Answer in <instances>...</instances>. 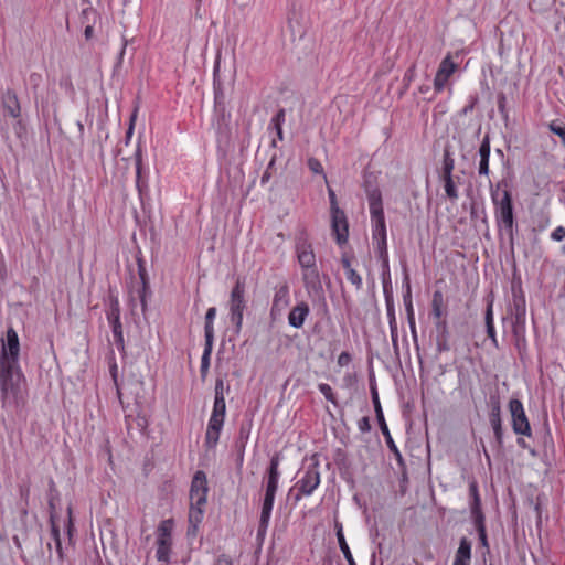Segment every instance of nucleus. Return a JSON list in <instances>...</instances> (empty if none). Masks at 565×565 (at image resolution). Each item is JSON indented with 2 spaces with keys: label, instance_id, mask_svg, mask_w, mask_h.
<instances>
[{
  "label": "nucleus",
  "instance_id": "obj_1",
  "mask_svg": "<svg viewBox=\"0 0 565 565\" xmlns=\"http://www.w3.org/2000/svg\"><path fill=\"white\" fill-rule=\"evenodd\" d=\"M20 342L13 328L7 330L0 354V388L3 403L15 401L20 391L22 373L19 367Z\"/></svg>",
  "mask_w": 565,
  "mask_h": 565
},
{
  "label": "nucleus",
  "instance_id": "obj_2",
  "mask_svg": "<svg viewBox=\"0 0 565 565\" xmlns=\"http://www.w3.org/2000/svg\"><path fill=\"white\" fill-rule=\"evenodd\" d=\"M491 200L494 206V217L500 231H504L510 241H513V203L511 192L504 181L498 182L490 188Z\"/></svg>",
  "mask_w": 565,
  "mask_h": 565
},
{
  "label": "nucleus",
  "instance_id": "obj_3",
  "mask_svg": "<svg viewBox=\"0 0 565 565\" xmlns=\"http://www.w3.org/2000/svg\"><path fill=\"white\" fill-rule=\"evenodd\" d=\"M296 254L302 270V280L308 291L321 290L320 273L317 267L316 255L312 245L305 238L296 243Z\"/></svg>",
  "mask_w": 565,
  "mask_h": 565
},
{
  "label": "nucleus",
  "instance_id": "obj_4",
  "mask_svg": "<svg viewBox=\"0 0 565 565\" xmlns=\"http://www.w3.org/2000/svg\"><path fill=\"white\" fill-rule=\"evenodd\" d=\"M245 281L237 279L231 290L227 301L228 317L235 327V332L239 333L243 327L244 311L247 309Z\"/></svg>",
  "mask_w": 565,
  "mask_h": 565
},
{
  "label": "nucleus",
  "instance_id": "obj_5",
  "mask_svg": "<svg viewBox=\"0 0 565 565\" xmlns=\"http://www.w3.org/2000/svg\"><path fill=\"white\" fill-rule=\"evenodd\" d=\"M173 527L174 522L172 519L163 520L158 525L156 540V557L159 562H170Z\"/></svg>",
  "mask_w": 565,
  "mask_h": 565
},
{
  "label": "nucleus",
  "instance_id": "obj_6",
  "mask_svg": "<svg viewBox=\"0 0 565 565\" xmlns=\"http://www.w3.org/2000/svg\"><path fill=\"white\" fill-rule=\"evenodd\" d=\"M509 411L511 414L513 431L516 435L530 437L532 435V429L522 402L518 398H512L509 402Z\"/></svg>",
  "mask_w": 565,
  "mask_h": 565
},
{
  "label": "nucleus",
  "instance_id": "obj_7",
  "mask_svg": "<svg viewBox=\"0 0 565 565\" xmlns=\"http://www.w3.org/2000/svg\"><path fill=\"white\" fill-rule=\"evenodd\" d=\"M371 393H372V401L374 404V409L376 413V418L379 420L380 429L385 437L386 445L390 448V450L394 454L396 460L399 463H402V461H403L402 455L390 434L388 424L385 423L376 388L372 387Z\"/></svg>",
  "mask_w": 565,
  "mask_h": 565
},
{
  "label": "nucleus",
  "instance_id": "obj_8",
  "mask_svg": "<svg viewBox=\"0 0 565 565\" xmlns=\"http://www.w3.org/2000/svg\"><path fill=\"white\" fill-rule=\"evenodd\" d=\"M488 405L490 408L489 422L493 429L494 438L501 446L503 443V427L501 418V401L498 393L490 394Z\"/></svg>",
  "mask_w": 565,
  "mask_h": 565
},
{
  "label": "nucleus",
  "instance_id": "obj_9",
  "mask_svg": "<svg viewBox=\"0 0 565 565\" xmlns=\"http://www.w3.org/2000/svg\"><path fill=\"white\" fill-rule=\"evenodd\" d=\"M320 484V473L317 465H310L303 476L297 481L296 488L298 494L296 499L299 500L300 495H310Z\"/></svg>",
  "mask_w": 565,
  "mask_h": 565
},
{
  "label": "nucleus",
  "instance_id": "obj_10",
  "mask_svg": "<svg viewBox=\"0 0 565 565\" xmlns=\"http://www.w3.org/2000/svg\"><path fill=\"white\" fill-rule=\"evenodd\" d=\"M457 67L458 65L451 60L449 54L441 61L434 79V88L437 93L445 88L448 78L456 72Z\"/></svg>",
  "mask_w": 565,
  "mask_h": 565
},
{
  "label": "nucleus",
  "instance_id": "obj_11",
  "mask_svg": "<svg viewBox=\"0 0 565 565\" xmlns=\"http://www.w3.org/2000/svg\"><path fill=\"white\" fill-rule=\"evenodd\" d=\"M289 286L284 282L275 288L273 303L270 308V317L276 319L289 306Z\"/></svg>",
  "mask_w": 565,
  "mask_h": 565
},
{
  "label": "nucleus",
  "instance_id": "obj_12",
  "mask_svg": "<svg viewBox=\"0 0 565 565\" xmlns=\"http://www.w3.org/2000/svg\"><path fill=\"white\" fill-rule=\"evenodd\" d=\"M331 222L337 243L339 245L347 243L349 236V226L344 212L342 210L331 212Z\"/></svg>",
  "mask_w": 565,
  "mask_h": 565
},
{
  "label": "nucleus",
  "instance_id": "obj_13",
  "mask_svg": "<svg viewBox=\"0 0 565 565\" xmlns=\"http://www.w3.org/2000/svg\"><path fill=\"white\" fill-rule=\"evenodd\" d=\"M275 495L276 494H274V493L265 492L262 512H260L259 525H258V530H257L258 537H264L266 535V532H267V529L269 525L270 515H271V510L274 507Z\"/></svg>",
  "mask_w": 565,
  "mask_h": 565
},
{
  "label": "nucleus",
  "instance_id": "obj_14",
  "mask_svg": "<svg viewBox=\"0 0 565 565\" xmlns=\"http://www.w3.org/2000/svg\"><path fill=\"white\" fill-rule=\"evenodd\" d=\"M310 312L309 306L306 302H300L295 306L288 315V322L291 327L299 329L303 326Z\"/></svg>",
  "mask_w": 565,
  "mask_h": 565
},
{
  "label": "nucleus",
  "instance_id": "obj_15",
  "mask_svg": "<svg viewBox=\"0 0 565 565\" xmlns=\"http://www.w3.org/2000/svg\"><path fill=\"white\" fill-rule=\"evenodd\" d=\"M2 106L8 111V114L18 118L21 114L20 103L17 94L12 89H7L1 97Z\"/></svg>",
  "mask_w": 565,
  "mask_h": 565
},
{
  "label": "nucleus",
  "instance_id": "obj_16",
  "mask_svg": "<svg viewBox=\"0 0 565 565\" xmlns=\"http://www.w3.org/2000/svg\"><path fill=\"white\" fill-rule=\"evenodd\" d=\"M279 461H280V459H279L278 455H275L270 460V465H269V469H268V479H267L266 491H265L267 493L276 494V492H277L278 480H279V471H278Z\"/></svg>",
  "mask_w": 565,
  "mask_h": 565
},
{
  "label": "nucleus",
  "instance_id": "obj_17",
  "mask_svg": "<svg viewBox=\"0 0 565 565\" xmlns=\"http://www.w3.org/2000/svg\"><path fill=\"white\" fill-rule=\"evenodd\" d=\"M471 559V542L467 537H462L456 552L452 565H470Z\"/></svg>",
  "mask_w": 565,
  "mask_h": 565
},
{
  "label": "nucleus",
  "instance_id": "obj_18",
  "mask_svg": "<svg viewBox=\"0 0 565 565\" xmlns=\"http://www.w3.org/2000/svg\"><path fill=\"white\" fill-rule=\"evenodd\" d=\"M479 167H478V173L480 175H488L489 174V157H490V139L488 136H486L481 142V146L479 148Z\"/></svg>",
  "mask_w": 565,
  "mask_h": 565
},
{
  "label": "nucleus",
  "instance_id": "obj_19",
  "mask_svg": "<svg viewBox=\"0 0 565 565\" xmlns=\"http://www.w3.org/2000/svg\"><path fill=\"white\" fill-rule=\"evenodd\" d=\"M223 425L222 423L209 420L205 433V445L209 448H214L217 445Z\"/></svg>",
  "mask_w": 565,
  "mask_h": 565
},
{
  "label": "nucleus",
  "instance_id": "obj_20",
  "mask_svg": "<svg viewBox=\"0 0 565 565\" xmlns=\"http://www.w3.org/2000/svg\"><path fill=\"white\" fill-rule=\"evenodd\" d=\"M50 522H51V535L54 541L55 551L57 553L58 558L63 559L64 555H63L60 527L56 522V516L53 512H51Z\"/></svg>",
  "mask_w": 565,
  "mask_h": 565
},
{
  "label": "nucleus",
  "instance_id": "obj_21",
  "mask_svg": "<svg viewBox=\"0 0 565 565\" xmlns=\"http://www.w3.org/2000/svg\"><path fill=\"white\" fill-rule=\"evenodd\" d=\"M469 494L471 498L470 510L471 516L483 514L481 511V499L478 491V484L476 481H471L469 484Z\"/></svg>",
  "mask_w": 565,
  "mask_h": 565
},
{
  "label": "nucleus",
  "instance_id": "obj_22",
  "mask_svg": "<svg viewBox=\"0 0 565 565\" xmlns=\"http://www.w3.org/2000/svg\"><path fill=\"white\" fill-rule=\"evenodd\" d=\"M387 317H388L392 344H393L394 349L397 350V348H398L397 322H396V318H395L394 307L388 301H387Z\"/></svg>",
  "mask_w": 565,
  "mask_h": 565
},
{
  "label": "nucleus",
  "instance_id": "obj_23",
  "mask_svg": "<svg viewBox=\"0 0 565 565\" xmlns=\"http://www.w3.org/2000/svg\"><path fill=\"white\" fill-rule=\"evenodd\" d=\"M226 414L225 398H214L212 414L209 420L224 424Z\"/></svg>",
  "mask_w": 565,
  "mask_h": 565
},
{
  "label": "nucleus",
  "instance_id": "obj_24",
  "mask_svg": "<svg viewBox=\"0 0 565 565\" xmlns=\"http://www.w3.org/2000/svg\"><path fill=\"white\" fill-rule=\"evenodd\" d=\"M216 316V308L211 307L207 309L205 313V324H204V338L207 341H214V327L213 322Z\"/></svg>",
  "mask_w": 565,
  "mask_h": 565
},
{
  "label": "nucleus",
  "instance_id": "obj_25",
  "mask_svg": "<svg viewBox=\"0 0 565 565\" xmlns=\"http://www.w3.org/2000/svg\"><path fill=\"white\" fill-rule=\"evenodd\" d=\"M404 305L407 313V321L411 328L412 333L416 334V324H415V315L412 301L411 289H407V292L404 295Z\"/></svg>",
  "mask_w": 565,
  "mask_h": 565
},
{
  "label": "nucleus",
  "instance_id": "obj_26",
  "mask_svg": "<svg viewBox=\"0 0 565 565\" xmlns=\"http://www.w3.org/2000/svg\"><path fill=\"white\" fill-rule=\"evenodd\" d=\"M203 519V507H193L190 504V511H189V522H190V529L189 533L192 531L193 533L196 531L198 525L202 522Z\"/></svg>",
  "mask_w": 565,
  "mask_h": 565
},
{
  "label": "nucleus",
  "instance_id": "obj_27",
  "mask_svg": "<svg viewBox=\"0 0 565 565\" xmlns=\"http://www.w3.org/2000/svg\"><path fill=\"white\" fill-rule=\"evenodd\" d=\"M441 181L444 182V189L446 192L447 198H449L451 201H456L459 196L456 183L454 181L452 175H440Z\"/></svg>",
  "mask_w": 565,
  "mask_h": 565
},
{
  "label": "nucleus",
  "instance_id": "obj_28",
  "mask_svg": "<svg viewBox=\"0 0 565 565\" xmlns=\"http://www.w3.org/2000/svg\"><path fill=\"white\" fill-rule=\"evenodd\" d=\"M444 297L443 292L436 290L431 299V313L439 321L443 316Z\"/></svg>",
  "mask_w": 565,
  "mask_h": 565
},
{
  "label": "nucleus",
  "instance_id": "obj_29",
  "mask_svg": "<svg viewBox=\"0 0 565 565\" xmlns=\"http://www.w3.org/2000/svg\"><path fill=\"white\" fill-rule=\"evenodd\" d=\"M213 349V341L205 340L204 351L201 358V375L205 377L209 367H210V359Z\"/></svg>",
  "mask_w": 565,
  "mask_h": 565
},
{
  "label": "nucleus",
  "instance_id": "obj_30",
  "mask_svg": "<svg viewBox=\"0 0 565 565\" xmlns=\"http://www.w3.org/2000/svg\"><path fill=\"white\" fill-rule=\"evenodd\" d=\"M477 532L479 534V540L482 544V546L488 547V540H487V533H486V525H484V515L478 514L476 516H472Z\"/></svg>",
  "mask_w": 565,
  "mask_h": 565
},
{
  "label": "nucleus",
  "instance_id": "obj_31",
  "mask_svg": "<svg viewBox=\"0 0 565 565\" xmlns=\"http://www.w3.org/2000/svg\"><path fill=\"white\" fill-rule=\"evenodd\" d=\"M139 276H140L141 284H142V288H141V290H139V298H140L142 311H145L146 307H147L146 298L150 291H149L148 280H147V274L143 268H140Z\"/></svg>",
  "mask_w": 565,
  "mask_h": 565
},
{
  "label": "nucleus",
  "instance_id": "obj_32",
  "mask_svg": "<svg viewBox=\"0 0 565 565\" xmlns=\"http://www.w3.org/2000/svg\"><path fill=\"white\" fill-rule=\"evenodd\" d=\"M372 236L373 241L386 238L385 220L372 221Z\"/></svg>",
  "mask_w": 565,
  "mask_h": 565
},
{
  "label": "nucleus",
  "instance_id": "obj_33",
  "mask_svg": "<svg viewBox=\"0 0 565 565\" xmlns=\"http://www.w3.org/2000/svg\"><path fill=\"white\" fill-rule=\"evenodd\" d=\"M135 159H136V177H137L136 178V185H137L138 191L141 193L142 189L145 186V183L141 180L142 154H141V150L140 149H138L136 151Z\"/></svg>",
  "mask_w": 565,
  "mask_h": 565
},
{
  "label": "nucleus",
  "instance_id": "obj_34",
  "mask_svg": "<svg viewBox=\"0 0 565 565\" xmlns=\"http://www.w3.org/2000/svg\"><path fill=\"white\" fill-rule=\"evenodd\" d=\"M455 169V160L451 157L449 150L445 149L443 157V170L441 175H452V171Z\"/></svg>",
  "mask_w": 565,
  "mask_h": 565
},
{
  "label": "nucleus",
  "instance_id": "obj_35",
  "mask_svg": "<svg viewBox=\"0 0 565 565\" xmlns=\"http://www.w3.org/2000/svg\"><path fill=\"white\" fill-rule=\"evenodd\" d=\"M190 490H207V481L206 476L203 471H196L192 482H191V489Z\"/></svg>",
  "mask_w": 565,
  "mask_h": 565
},
{
  "label": "nucleus",
  "instance_id": "obj_36",
  "mask_svg": "<svg viewBox=\"0 0 565 565\" xmlns=\"http://www.w3.org/2000/svg\"><path fill=\"white\" fill-rule=\"evenodd\" d=\"M207 490H190V502L191 505L204 507L206 503Z\"/></svg>",
  "mask_w": 565,
  "mask_h": 565
},
{
  "label": "nucleus",
  "instance_id": "obj_37",
  "mask_svg": "<svg viewBox=\"0 0 565 565\" xmlns=\"http://www.w3.org/2000/svg\"><path fill=\"white\" fill-rule=\"evenodd\" d=\"M548 129L551 132L561 138L562 145L565 148V124H563L561 120H552L548 124Z\"/></svg>",
  "mask_w": 565,
  "mask_h": 565
},
{
  "label": "nucleus",
  "instance_id": "obj_38",
  "mask_svg": "<svg viewBox=\"0 0 565 565\" xmlns=\"http://www.w3.org/2000/svg\"><path fill=\"white\" fill-rule=\"evenodd\" d=\"M338 543H339V547H340L341 552L343 553L344 558L348 561L349 565H356V563L352 556V553L349 548V545L345 541L344 534L339 535Z\"/></svg>",
  "mask_w": 565,
  "mask_h": 565
},
{
  "label": "nucleus",
  "instance_id": "obj_39",
  "mask_svg": "<svg viewBox=\"0 0 565 565\" xmlns=\"http://www.w3.org/2000/svg\"><path fill=\"white\" fill-rule=\"evenodd\" d=\"M514 308H515L514 316H515L516 322L523 321L524 317H525V300L522 298L519 300L515 299Z\"/></svg>",
  "mask_w": 565,
  "mask_h": 565
},
{
  "label": "nucleus",
  "instance_id": "obj_40",
  "mask_svg": "<svg viewBox=\"0 0 565 565\" xmlns=\"http://www.w3.org/2000/svg\"><path fill=\"white\" fill-rule=\"evenodd\" d=\"M320 393L329 401L331 402L333 405H338L337 403V399H335V396L333 394V391L331 388V386L327 383H321L319 384L318 386Z\"/></svg>",
  "mask_w": 565,
  "mask_h": 565
},
{
  "label": "nucleus",
  "instance_id": "obj_41",
  "mask_svg": "<svg viewBox=\"0 0 565 565\" xmlns=\"http://www.w3.org/2000/svg\"><path fill=\"white\" fill-rule=\"evenodd\" d=\"M369 205L372 221L385 220L382 203H373Z\"/></svg>",
  "mask_w": 565,
  "mask_h": 565
},
{
  "label": "nucleus",
  "instance_id": "obj_42",
  "mask_svg": "<svg viewBox=\"0 0 565 565\" xmlns=\"http://www.w3.org/2000/svg\"><path fill=\"white\" fill-rule=\"evenodd\" d=\"M275 162H276V156H273L266 170L264 171L262 178H260V183L262 184H266L273 177V171H274V168H275Z\"/></svg>",
  "mask_w": 565,
  "mask_h": 565
},
{
  "label": "nucleus",
  "instance_id": "obj_43",
  "mask_svg": "<svg viewBox=\"0 0 565 565\" xmlns=\"http://www.w3.org/2000/svg\"><path fill=\"white\" fill-rule=\"evenodd\" d=\"M113 334L115 337V341L117 345L122 347L124 345V337H122V327L121 322L117 321L116 323L111 324Z\"/></svg>",
  "mask_w": 565,
  "mask_h": 565
},
{
  "label": "nucleus",
  "instance_id": "obj_44",
  "mask_svg": "<svg viewBox=\"0 0 565 565\" xmlns=\"http://www.w3.org/2000/svg\"><path fill=\"white\" fill-rule=\"evenodd\" d=\"M108 320H109L110 324L116 323L117 321H120V310H119V305H118L117 300H115L111 303V308L108 313Z\"/></svg>",
  "mask_w": 565,
  "mask_h": 565
},
{
  "label": "nucleus",
  "instance_id": "obj_45",
  "mask_svg": "<svg viewBox=\"0 0 565 565\" xmlns=\"http://www.w3.org/2000/svg\"><path fill=\"white\" fill-rule=\"evenodd\" d=\"M347 279L355 286L356 289H360L362 286V278L361 276L354 270L350 269L345 273Z\"/></svg>",
  "mask_w": 565,
  "mask_h": 565
},
{
  "label": "nucleus",
  "instance_id": "obj_46",
  "mask_svg": "<svg viewBox=\"0 0 565 565\" xmlns=\"http://www.w3.org/2000/svg\"><path fill=\"white\" fill-rule=\"evenodd\" d=\"M375 244H376V252L379 254V257L383 260L386 259L387 257V244H386V238H381V239H375L374 241Z\"/></svg>",
  "mask_w": 565,
  "mask_h": 565
},
{
  "label": "nucleus",
  "instance_id": "obj_47",
  "mask_svg": "<svg viewBox=\"0 0 565 565\" xmlns=\"http://www.w3.org/2000/svg\"><path fill=\"white\" fill-rule=\"evenodd\" d=\"M308 167L309 169L313 172V173H317V174H322L324 180H327V175L323 173V168H322V164L320 163V161L316 158H310L308 160Z\"/></svg>",
  "mask_w": 565,
  "mask_h": 565
},
{
  "label": "nucleus",
  "instance_id": "obj_48",
  "mask_svg": "<svg viewBox=\"0 0 565 565\" xmlns=\"http://www.w3.org/2000/svg\"><path fill=\"white\" fill-rule=\"evenodd\" d=\"M366 194H367L369 204L382 203V194L377 188L366 190Z\"/></svg>",
  "mask_w": 565,
  "mask_h": 565
},
{
  "label": "nucleus",
  "instance_id": "obj_49",
  "mask_svg": "<svg viewBox=\"0 0 565 565\" xmlns=\"http://www.w3.org/2000/svg\"><path fill=\"white\" fill-rule=\"evenodd\" d=\"M436 327L438 330L436 339L449 340V331H448L447 322L439 320V321H437Z\"/></svg>",
  "mask_w": 565,
  "mask_h": 565
},
{
  "label": "nucleus",
  "instance_id": "obj_50",
  "mask_svg": "<svg viewBox=\"0 0 565 565\" xmlns=\"http://www.w3.org/2000/svg\"><path fill=\"white\" fill-rule=\"evenodd\" d=\"M225 384L223 379H216L215 381V396L214 398H225L224 396Z\"/></svg>",
  "mask_w": 565,
  "mask_h": 565
},
{
  "label": "nucleus",
  "instance_id": "obj_51",
  "mask_svg": "<svg viewBox=\"0 0 565 565\" xmlns=\"http://www.w3.org/2000/svg\"><path fill=\"white\" fill-rule=\"evenodd\" d=\"M285 109H279L278 113L271 118L269 126H282L285 121Z\"/></svg>",
  "mask_w": 565,
  "mask_h": 565
},
{
  "label": "nucleus",
  "instance_id": "obj_52",
  "mask_svg": "<svg viewBox=\"0 0 565 565\" xmlns=\"http://www.w3.org/2000/svg\"><path fill=\"white\" fill-rule=\"evenodd\" d=\"M551 238L555 242H561L565 239V227L564 226H557L552 233Z\"/></svg>",
  "mask_w": 565,
  "mask_h": 565
},
{
  "label": "nucleus",
  "instance_id": "obj_53",
  "mask_svg": "<svg viewBox=\"0 0 565 565\" xmlns=\"http://www.w3.org/2000/svg\"><path fill=\"white\" fill-rule=\"evenodd\" d=\"M436 350L439 353L449 351L450 350L449 340L436 339Z\"/></svg>",
  "mask_w": 565,
  "mask_h": 565
},
{
  "label": "nucleus",
  "instance_id": "obj_54",
  "mask_svg": "<svg viewBox=\"0 0 565 565\" xmlns=\"http://www.w3.org/2000/svg\"><path fill=\"white\" fill-rule=\"evenodd\" d=\"M328 195H329V200H330L331 212H335L337 210H340L338 206V203H337L335 193L331 188L328 189Z\"/></svg>",
  "mask_w": 565,
  "mask_h": 565
},
{
  "label": "nucleus",
  "instance_id": "obj_55",
  "mask_svg": "<svg viewBox=\"0 0 565 565\" xmlns=\"http://www.w3.org/2000/svg\"><path fill=\"white\" fill-rule=\"evenodd\" d=\"M214 565H233V562L231 559L230 556L225 555V554H221L220 556H217V558L215 559V563Z\"/></svg>",
  "mask_w": 565,
  "mask_h": 565
},
{
  "label": "nucleus",
  "instance_id": "obj_56",
  "mask_svg": "<svg viewBox=\"0 0 565 565\" xmlns=\"http://www.w3.org/2000/svg\"><path fill=\"white\" fill-rule=\"evenodd\" d=\"M350 362H351V355H350L348 352H342V353L338 356V364H339L340 366H345V365H348Z\"/></svg>",
  "mask_w": 565,
  "mask_h": 565
},
{
  "label": "nucleus",
  "instance_id": "obj_57",
  "mask_svg": "<svg viewBox=\"0 0 565 565\" xmlns=\"http://www.w3.org/2000/svg\"><path fill=\"white\" fill-rule=\"evenodd\" d=\"M359 428L361 431H369L371 429L369 417H362L359 420Z\"/></svg>",
  "mask_w": 565,
  "mask_h": 565
},
{
  "label": "nucleus",
  "instance_id": "obj_58",
  "mask_svg": "<svg viewBox=\"0 0 565 565\" xmlns=\"http://www.w3.org/2000/svg\"><path fill=\"white\" fill-rule=\"evenodd\" d=\"M493 324L492 305L490 303L486 311V326Z\"/></svg>",
  "mask_w": 565,
  "mask_h": 565
},
{
  "label": "nucleus",
  "instance_id": "obj_59",
  "mask_svg": "<svg viewBox=\"0 0 565 565\" xmlns=\"http://www.w3.org/2000/svg\"><path fill=\"white\" fill-rule=\"evenodd\" d=\"M67 513H68V520H67V524H66V530H67V534L68 536L71 537L72 536V531L74 529V525H73V521H72V509L68 508L67 509Z\"/></svg>",
  "mask_w": 565,
  "mask_h": 565
},
{
  "label": "nucleus",
  "instance_id": "obj_60",
  "mask_svg": "<svg viewBox=\"0 0 565 565\" xmlns=\"http://www.w3.org/2000/svg\"><path fill=\"white\" fill-rule=\"evenodd\" d=\"M135 120H136V113H134L131 115V118H130V124H129V128L127 130V138L129 139L132 135V131H134V126H135Z\"/></svg>",
  "mask_w": 565,
  "mask_h": 565
},
{
  "label": "nucleus",
  "instance_id": "obj_61",
  "mask_svg": "<svg viewBox=\"0 0 565 565\" xmlns=\"http://www.w3.org/2000/svg\"><path fill=\"white\" fill-rule=\"evenodd\" d=\"M486 327H487V334H488V337L491 338L493 342H497L494 326L490 324V326H486Z\"/></svg>",
  "mask_w": 565,
  "mask_h": 565
},
{
  "label": "nucleus",
  "instance_id": "obj_62",
  "mask_svg": "<svg viewBox=\"0 0 565 565\" xmlns=\"http://www.w3.org/2000/svg\"><path fill=\"white\" fill-rule=\"evenodd\" d=\"M126 46H127V41H124L122 43V46L120 49V52L118 54V62H117V67L121 64V61H122V57L125 55V52H126Z\"/></svg>",
  "mask_w": 565,
  "mask_h": 565
},
{
  "label": "nucleus",
  "instance_id": "obj_63",
  "mask_svg": "<svg viewBox=\"0 0 565 565\" xmlns=\"http://www.w3.org/2000/svg\"><path fill=\"white\" fill-rule=\"evenodd\" d=\"M269 128H273L276 130V134H277V138L279 140H282L284 139V132H282V126H269Z\"/></svg>",
  "mask_w": 565,
  "mask_h": 565
},
{
  "label": "nucleus",
  "instance_id": "obj_64",
  "mask_svg": "<svg viewBox=\"0 0 565 565\" xmlns=\"http://www.w3.org/2000/svg\"><path fill=\"white\" fill-rule=\"evenodd\" d=\"M342 265H343V267H344V269H345V273H347L348 270H350V269H353V268L351 267L350 260H349L348 258H343V259H342Z\"/></svg>",
  "mask_w": 565,
  "mask_h": 565
}]
</instances>
